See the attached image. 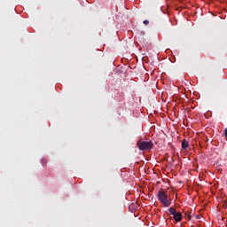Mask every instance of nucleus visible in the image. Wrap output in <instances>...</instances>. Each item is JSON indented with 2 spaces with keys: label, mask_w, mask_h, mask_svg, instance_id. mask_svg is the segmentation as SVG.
<instances>
[{
  "label": "nucleus",
  "mask_w": 227,
  "mask_h": 227,
  "mask_svg": "<svg viewBox=\"0 0 227 227\" xmlns=\"http://www.w3.org/2000/svg\"><path fill=\"white\" fill-rule=\"evenodd\" d=\"M158 200L165 207H169V205H171V201L169 200V197H168V193L162 190L158 192Z\"/></svg>",
  "instance_id": "f257e3e1"
},
{
  "label": "nucleus",
  "mask_w": 227,
  "mask_h": 227,
  "mask_svg": "<svg viewBox=\"0 0 227 227\" xmlns=\"http://www.w3.org/2000/svg\"><path fill=\"white\" fill-rule=\"evenodd\" d=\"M137 145L138 147V150H141L142 152H145L146 150H152V148H153V142L152 141H141L139 140L137 143Z\"/></svg>",
  "instance_id": "f03ea898"
},
{
  "label": "nucleus",
  "mask_w": 227,
  "mask_h": 227,
  "mask_svg": "<svg viewBox=\"0 0 227 227\" xmlns=\"http://www.w3.org/2000/svg\"><path fill=\"white\" fill-rule=\"evenodd\" d=\"M174 220L176 221V223H180V221H182V213L180 212H176L173 215Z\"/></svg>",
  "instance_id": "7ed1b4c3"
},
{
  "label": "nucleus",
  "mask_w": 227,
  "mask_h": 227,
  "mask_svg": "<svg viewBox=\"0 0 227 227\" xmlns=\"http://www.w3.org/2000/svg\"><path fill=\"white\" fill-rule=\"evenodd\" d=\"M138 38H139L140 42H146V35H145V31H141L139 33Z\"/></svg>",
  "instance_id": "20e7f679"
},
{
  "label": "nucleus",
  "mask_w": 227,
  "mask_h": 227,
  "mask_svg": "<svg viewBox=\"0 0 227 227\" xmlns=\"http://www.w3.org/2000/svg\"><path fill=\"white\" fill-rule=\"evenodd\" d=\"M187 148H189V142L186 139H184L182 141V149L187 150Z\"/></svg>",
  "instance_id": "39448f33"
},
{
  "label": "nucleus",
  "mask_w": 227,
  "mask_h": 227,
  "mask_svg": "<svg viewBox=\"0 0 227 227\" xmlns=\"http://www.w3.org/2000/svg\"><path fill=\"white\" fill-rule=\"evenodd\" d=\"M168 212L170 215H174L176 213V209H175L174 207H170L168 209Z\"/></svg>",
  "instance_id": "423d86ee"
},
{
  "label": "nucleus",
  "mask_w": 227,
  "mask_h": 227,
  "mask_svg": "<svg viewBox=\"0 0 227 227\" xmlns=\"http://www.w3.org/2000/svg\"><path fill=\"white\" fill-rule=\"evenodd\" d=\"M223 207L224 209L227 208V199H226L225 200H223Z\"/></svg>",
  "instance_id": "0eeeda50"
},
{
  "label": "nucleus",
  "mask_w": 227,
  "mask_h": 227,
  "mask_svg": "<svg viewBox=\"0 0 227 227\" xmlns=\"http://www.w3.org/2000/svg\"><path fill=\"white\" fill-rule=\"evenodd\" d=\"M143 24H145V26H148V25L150 24V21L147 20H145L143 21Z\"/></svg>",
  "instance_id": "6e6552de"
},
{
  "label": "nucleus",
  "mask_w": 227,
  "mask_h": 227,
  "mask_svg": "<svg viewBox=\"0 0 227 227\" xmlns=\"http://www.w3.org/2000/svg\"><path fill=\"white\" fill-rule=\"evenodd\" d=\"M224 136H225V137H227V128L224 130Z\"/></svg>",
  "instance_id": "1a4fd4ad"
}]
</instances>
